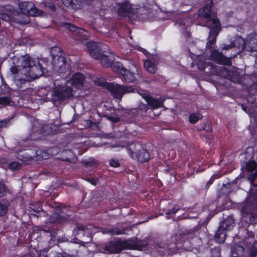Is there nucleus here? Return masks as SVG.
Wrapping results in <instances>:
<instances>
[{
    "mask_svg": "<svg viewBox=\"0 0 257 257\" xmlns=\"http://www.w3.org/2000/svg\"><path fill=\"white\" fill-rule=\"evenodd\" d=\"M107 119L113 123H116L120 121L119 117L115 116L105 115Z\"/></svg>",
    "mask_w": 257,
    "mask_h": 257,
    "instance_id": "obj_43",
    "label": "nucleus"
},
{
    "mask_svg": "<svg viewBox=\"0 0 257 257\" xmlns=\"http://www.w3.org/2000/svg\"><path fill=\"white\" fill-rule=\"evenodd\" d=\"M87 47L90 55L95 59H98L102 52L100 45L94 42H90L87 44Z\"/></svg>",
    "mask_w": 257,
    "mask_h": 257,
    "instance_id": "obj_16",
    "label": "nucleus"
},
{
    "mask_svg": "<svg viewBox=\"0 0 257 257\" xmlns=\"http://www.w3.org/2000/svg\"><path fill=\"white\" fill-rule=\"evenodd\" d=\"M103 83H104V80H103V82L101 83H100V84L98 83V84L99 85H101Z\"/></svg>",
    "mask_w": 257,
    "mask_h": 257,
    "instance_id": "obj_63",
    "label": "nucleus"
},
{
    "mask_svg": "<svg viewBox=\"0 0 257 257\" xmlns=\"http://www.w3.org/2000/svg\"><path fill=\"white\" fill-rule=\"evenodd\" d=\"M103 233H109L111 234V228L103 229Z\"/></svg>",
    "mask_w": 257,
    "mask_h": 257,
    "instance_id": "obj_55",
    "label": "nucleus"
},
{
    "mask_svg": "<svg viewBox=\"0 0 257 257\" xmlns=\"http://www.w3.org/2000/svg\"><path fill=\"white\" fill-rule=\"evenodd\" d=\"M6 193V187L3 182L0 181V197L3 196Z\"/></svg>",
    "mask_w": 257,
    "mask_h": 257,
    "instance_id": "obj_48",
    "label": "nucleus"
},
{
    "mask_svg": "<svg viewBox=\"0 0 257 257\" xmlns=\"http://www.w3.org/2000/svg\"><path fill=\"white\" fill-rule=\"evenodd\" d=\"M48 124H42V128L40 130V133H44L45 135H50V134H48V131L50 130L49 127H46Z\"/></svg>",
    "mask_w": 257,
    "mask_h": 257,
    "instance_id": "obj_47",
    "label": "nucleus"
},
{
    "mask_svg": "<svg viewBox=\"0 0 257 257\" xmlns=\"http://www.w3.org/2000/svg\"><path fill=\"white\" fill-rule=\"evenodd\" d=\"M234 224V219L232 217L228 216L221 222L219 226L227 231L230 230L233 227Z\"/></svg>",
    "mask_w": 257,
    "mask_h": 257,
    "instance_id": "obj_24",
    "label": "nucleus"
},
{
    "mask_svg": "<svg viewBox=\"0 0 257 257\" xmlns=\"http://www.w3.org/2000/svg\"><path fill=\"white\" fill-rule=\"evenodd\" d=\"M212 183V182H211L210 181H208L207 185H208V184H211Z\"/></svg>",
    "mask_w": 257,
    "mask_h": 257,
    "instance_id": "obj_64",
    "label": "nucleus"
},
{
    "mask_svg": "<svg viewBox=\"0 0 257 257\" xmlns=\"http://www.w3.org/2000/svg\"><path fill=\"white\" fill-rule=\"evenodd\" d=\"M243 244L246 249L257 246V241L254 239L253 233L251 232L247 233V236L244 239Z\"/></svg>",
    "mask_w": 257,
    "mask_h": 257,
    "instance_id": "obj_20",
    "label": "nucleus"
},
{
    "mask_svg": "<svg viewBox=\"0 0 257 257\" xmlns=\"http://www.w3.org/2000/svg\"><path fill=\"white\" fill-rule=\"evenodd\" d=\"M78 251L77 249H72L71 250H69V252L67 254V257H76ZM57 257H65L62 255L57 256Z\"/></svg>",
    "mask_w": 257,
    "mask_h": 257,
    "instance_id": "obj_42",
    "label": "nucleus"
},
{
    "mask_svg": "<svg viewBox=\"0 0 257 257\" xmlns=\"http://www.w3.org/2000/svg\"><path fill=\"white\" fill-rule=\"evenodd\" d=\"M8 202L5 200L0 201V216L5 215L8 211Z\"/></svg>",
    "mask_w": 257,
    "mask_h": 257,
    "instance_id": "obj_30",
    "label": "nucleus"
},
{
    "mask_svg": "<svg viewBox=\"0 0 257 257\" xmlns=\"http://www.w3.org/2000/svg\"><path fill=\"white\" fill-rule=\"evenodd\" d=\"M12 12L10 14H0V19L4 21H12Z\"/></svg>",
    "mask_w": 257,
    "mask_h": 257,
    "instance_id": "obj_38",
    "label": "nucleus"
},
{
    "mask_svg": "<svg viewBox=\"0 0 257 257\" xmlns=\"http://www.w3.org/2000/svg\"><path fill=\"white\" fill-rule=\"evenodd\" d=\"M46 127H49L50 130L48 131V134H55L59 129V126L54 123H48Z\"/></svg>",
    "mask_w": 257,
    "mask_h": 257,
    "instance_id": "obj_34",
    "label": "nucleus"
},
{
    "mask_svg": "<svg viewBox=\"0 0 257 257\" xmlns=\"http://www.w3.org/2000/svg\"><path fill=\"white\" fill-rule=\"evenodd\" d=\"M192 20L190 17H186L185 19L180 20L179 24L183 29H186L192 24Z\"/></svg>",
    "mask_w": 257,
    "mask_h": 257,
    "instance_id": "obj_29",
    "label": "nucleus"
},
{
    "mask_svg": "<svg viewBox=\"0 0 257 257\" xmlns=\"http://www.w3.org/2000/svg\"><path fill=\"white\" fill-rule=\"evenodd\" d=\"M6 125V123L5 121L0 122V128Z\"/></svg>",
    "mask_w": 257,
    "mask_h": 257,
    "instance_id": "obj_57",
    "label": "nucleus"
},
{
    "mask_svg": "<svg viewBox=\"0 0 257 257\" xmlns=\"http://www.w3.org/2000/svg\"><path fill=\"white\" fill-rule=\"evenodd\" d=\"M82 164L90 171L96 168L99 164L97 161L93 159H90L88 161H82Z\"/></svg>",
    "mask_w": 257,
    "mask_h": 257,
    "instance_id": "obj_27",
    "label": "nucleus"
},
{
    "mask_svg": "<svg viewBox=\"0 0 257 257\" xmlns=\"http://www.w3.org/2000/svg\"><path fill=\"white\" fill-rule=\"evenodd\" d=\"M44 5L45 7L49 8L53 12H55L56 11V8L55 5L51 3L44 2Z\"/></svg>",
    "mask_w": 257,
    "mask_h": 257,
    "instance_id": "obj_46",
    "label": "nucleus"
},
{
    "mask_svg": "<svg viewBox=\"0 0 257 257\" xmlns=\"http://www.w3.org/2000/svg\"><path fill=\"white\" fill-rule=\"evenodd\" d=\"M42 124L38 121L34 122L32 126V131L34 133L40 134V130L42 128Z\"/></svg>",
    "mask_w": 257,
    "mask_h": 257,
    "instance_id": "obj_32",
    "label": "nucleus"
},
{
    "mask_svg": "<svg viewBox=\"0 0 257 257\" xmlns=\"http://www.w3.org/2000/svg\"><path fill=\"white\" fill-rule=\"evenodd\" d=\"M85 80L84 75L81 73L74 74L72 78L60 84L59 81L55 82V88L49 91L42 98L44 101H52L54 105L57 106L62 101L72 96V88L70 85L79 87L82 85Z\"/></svg>",
    "mask_w": 257,
    "mask_h": 257,
    "instance_id": "obj_3",
    "label": "nucleus"
},
{
    "mask_svg": "<svg viewBox=\"0 0 257 257\" xmlns=\"http://www.w3.org/2000/svg\"><path fill=\"white\" fill-rule=\"evenodd\" d=\"M238 247L239 249H240V250H243V247H242L241 245H238Z\"/></svg>",
    "mask_w": 257,
    "mask_h": 257,
    "instance_id": "obj_60",
    "label": "nucleus"
},
{
    "mask_svg": "<svg viewBox=\"0 0 257 257\" xmlns=\"http://www.w3.org/2000/svg\"><path fill=\"white\" fill-rule=\"evenodd\" d=\"M124 230L120 229L117 227L111 228V235H119L124 233Z\"/></svg>",
    "mask_w": 257,
    "mask_h": 257,
    "instance_id": "obj_37",
    "label": "nucleus"
},
{
    "mask_svg": "<svg viewBox=\"0 0 257 257\" xmlns=\"http://www.w3.org/2000/svg\"><path fill=\"white\" fill-rule=\"evenodd\" d=\"M159 58L157 56H152L148 59L144 60V65L145 69L150 73H155L158 69L157 63Z\"/></svg>",
    "mask_w": 257,
    "mask_h": 257,
    "instance_id": "obj_13",
    "label": "nucleus"
},
{
    "mask_svg": "<svg viewBox=\"0 0 257 257\" xmlns=\"http://www.w3.org/2000/svg\"><path fill=\"white\" fill-rule=\"evenodd\" d=\"M31 215H34V216H36L37 217H38V216L36 214H34V213H31Z\"/></svg>",
    "mask_w": 257,
    "mask_h": 257,
    "instance_id": "obj_62",
    "label": "nucleus"
},
{
    "mask_svg": "<svg viewBox=\"0 0 257 257\" xmlns=\"http://www.w3.org/2000/svg\"><path fill=\"white\" fill-rule=\"evenodd\" d=\"M142 148V146L138 143H132L127 148V150L130 157L135 159L139 151L141 150Z\"/></svg>",
    "mask_w": 257,
    "mask_h": 257,
    "instance_id": "obj_22",
    "label": "nucleus"
},
{
    "mask_svg": "<svg viewBox=\"0 0 257 257\" xmlns=\"http://www.w3.org/2000/svg\"><path fill=\"white\" fill-rule=\"evenodd\" d=\"M20 11L28 16H38L40 15L42 11L37 9L33 3L24 2L19 4Z\"/></svg>",
    "mask_w": 257,
    "mask_h": 257,
    "instance_id": "obj_11",
    "label": "nucleus"
},
{
    "mask_svg": "<svg viewBox=\"0 0 257 257\" xmlns=\"http://www.w3.org/2000/svg\"><path fill=\"white\" fill-rule=\"evenodd\" d=\"M85 0H62L63 3L66 7H71L73 9H78Z\"/></svg>",
    "mask_w": 257,
    "mask_h": 257,
    "instance_id": "obj_26",
    "label": "nucleus"
},
{
    "mask_svg": "<svg viewBox=\"0 0 257 257\" xmlns=\"http://www.w3.org/2000/svg\"><path fill=\"white\" fill-rule=\"evenodd\" d=\"M21 168V164L19 163L16 162H12L9 165V168L12 171L19 170Z\"/></svg>",
    "mask_w": 257,
    "mask_h": 257,
    "instance_id": "obj_36",
    "label": "nucleus"
},
{
    "mask_svg": "<svg viewBox=\"0 0 257 257\" xmlns=\"http://www.w3.org/2000/svg\"><path fill=\"white\" fill-rule=\"evenodd\" d=\"M69 217V215L63 213L61 209L58 207L50 216L49 220L51 223H61L67 220Z\"/></svg>",
    "mask_w": 257,
    "mask_h": 257,
    "instance_id": "obj_14",
    "label": "nucleus"
},
{
    "mask_svg": "<svg viewBox=\"0 0 257 257\" xmlns=\"http://www.w3.org/2000/svg\"><path fill=\"white\" fill-rule=\"evenodd\" d=\"M85 180L93 185H96L98 182V180L96 178H87Z\"/></svg>",
    "mask_w": 257,
    "mask_h": 257,
    "instance_id": "obj_49",
    "label": "nucleus"
},
{
    "mask_svg": "<svg viewBox=\"0 0 257 257\" xmlns=\"http://www.w3.org/2000/svg\"><path fill=\"white\" fill-rule=\"evenodd\" d=\"M213 4V1H210L198 12L199 16L204 19L205 26L210 29L208 42L206 44V48L210 53L209 58L219 64L230 66L233 57H227L215 48L216 37L221 29L216 13L211 11Z\"/></svg>",
    "mask_w": 257,
    "mask_h": 257,
    "instance_id": "obj_1",
    "label": "nucleus"
},
{
    "mask_svg": "<svg viewBox=\"0 0 257 257\" xmlns=\"http://www.w3.org/2000/svg\"><path fill=\"white\" fill-rule=\"evenodd\" d=\"M135 159H137L140 162H146L150 159V154L142 147L141 150H140L138 153Z\"/></svg>",
    "mask_w": 257,
    "mask_h": 257,
    "instance_id": "obj_23",
    "label": "nucleus"
},
{
    "mask_svg": "<svg viewBox=\"0 0 257 257\" xmlns=\"http://www.w3.org/2000/svg\"><path fill=\"white\" fill-rule=\"evenodd\" d=\"M197 233V229L195 228L186 230L185 232L182 233H180L179 234H176L174 237H172V241L174 242L175 243L173 244H168L167 246V248H164L163 250H162V248L161 247H159V246L158 248L157 247L158 245H156L155 248H156V250L160 252L161 254H170V251H169V249H175L176 244L177 242H181L187 238H193L196 236Z\"/></svg>",
    "mask_w": 257,
    "mask_h": 257,
    "instance_id": "obj_7",
    "label": "nucleus"
},
{
    "mask_svg": "<svg viewBox=\"0 0 257 257\" xmlns=\"http://www.w3.org/2000/svg\"><path fill=\"white\" fill-rule=\"evenodd\" d=\"M137 12V10L126 2L119 4L118 13L122 18H127L128 20L134 19Z\"/></svg>",
    "mask_w": 257,
    "mask_h": 257,
    "instance_id": "obj_10",
    "label": "nucleus"
},
{
    "mask_svg": "<svg viewBox=\"0 0 257 257\" xmlns=\"http://www.w3.org/2000/svg\"><path fill=\"white\" fill-rule=\"evenodd\" d=\"M245 50L249 52H257V33H252L245 38Z\"/></svg>",
    "mask_w": 257,
    "mask_h": 257,
    "instance_id": "obj_15",
    "label": "nucleus"
},
{
    "mask_svg": "<svg viewBox=\"0 0 257 257\" xmlns=\"http://www.w3.org/2000/svg\"><path fill=\"white\" fill-rule=\"evenodd\" d=\"M101 65L104 67H108L112 65L114 58L112 54L109 52L102 51L99 59Z\"/></svg>",
    "mask_w": 257,
    "mask_h": 257,
    "instance_id": "obj_19",
    "label": "nucleus"
},
{
    "mask_svg": "<svg viewBox=\"0 0 257 257\" xmlns=\"http://www.w3.org/2000/svg\"><path fill=\"white\" fill-rule=\"evenodd\" d=\"M107 89L115 98L121 100L123 95L126 93L135 92V89L131 85H120L116 83H109Z\"/></svg>",
    "mask_w": 257,
    "mask_h": 257,
    "instance_id": "obj_8",
    "label": "nucleus"
},
{
    "mask_svg": "<svg viewBox=\"0 0 257 257\" xmlns=\"http://www.w3.org/2000/svg\"><path fill=\"white\" fill-rule=\"evenodd\" d=\"M114 147H124L125 146H123V145H118V144H116L115 146H114Z\"/></svg>",
    "mask_w": 257,
    "mask_h": 257,
    "instance_id": "obj_58",
    "label": "nucleus"
},
{
    "mask_svg": "<svg viewBox=\"0 0 257 257\" xmlns=\"http://www.w3.org/2000/svg\"><path fill=\"white\" fill-rule=\"evenodd\" d=\"M242 106V108L245 111H246V107L244 106L243 105H241Z\"/></svg>",
    "mask_w": 257,
    "mask_h": 257,
    "instance_id": "obj_59",
    "label": "nucleus"
},
{
    "mask_svg": "<svg viewBox=\"0 0 257 257\" xmlns=\"http://www.w3.org/2000/svg\"><path fill=\"white\" fill-rule=\"evenodd\" d=\"M51 55L53 58L52 65L53 69L63 78H68L71 71L66 63V59L62 56L61 49L58 47L52 48Z\"/></svg>",
    "mask_w": 257,
    "mask_h": 257,
    "instance_id": "obj_5",
    "label": "nucleus"
},
{
    "mask_svg": "<svg viewBox=\"0 0 257 257\" xmlns=\"http://www.w3.org/2000/svg\"><path fill=\"white\" fill-rule=\"evenodd\" d=\"M140 109L144 111V112H146L148 108L146 104H142L140 106Z\"/></svg>",
    "mask_w": 257,
    "mask_h": 257,
    "instance_id": "obj_53",
    "label": "nucleus"
},
{
    "mask_svg": "<svg viewBox=\"0 0 257 257\" xmlns=\"http://www.w3.org/2000/svg\"><path fill=\"white\" fill-rule=\"evenodd\" d=\"M148 245L145 241H137L131 243L128 241L120 240L110 241L102 244L100 250L105 253H118L124 249L142 250Z\"/></svg>",
    "mask_w": 257,
    "mask_h": 257,
    "instance_id": "obj_4",
    "label": "nucleus"
},
{
    "mask_svg": "<svg viewBox=\"0 0 257 257\" xmlns=\"http://www.w3.org/2000/svg\"><path fill=\"white\" fill-rule=\"evenodd\" d=\"M226 230L220 227V226H219L218 230L215 234V238L218 242L221 243L224 242L226 236Z\"/></svg>",
    "mask_w": 257,
    "mask_h": 257,
    "instance_id": "obj_25",
    "label": "nucleus"
},
{
    "mask_svg": "<svg viewBox=\"0 0 257 257\" xmlns=\"http://www.w3.org/2000/svg\"><path fill=\"white\" fill-rule=\"evenodd\" d=\"M38 207H31V209L33 210V211L34 212L36 213H39L43 211V209L42 208L41 206H40V204L39 203L38 204Z\"/></svg>",
    "mask_w": 257,
    "mask_h": 257,
    "instance_id": "obj_50",
    "label": "nucleus"
},
{
    "mask_svg": "<svg viewBox=\"0 0 257 257\" xmlns=\"http://www.w3.org/2000/svg\"><path fill=\"white\" fill-rule=\"evenodd\" d=\"M246 250L248 253L247 257H257V246L251 247L250 248Z\"/></svg>",
    "mask_w": 257,
    "mask_h": 257,
    "instance_id": "obj_35",
    "label": "nucleus"
},
{
    "mask_svg": "<svg viewBox=\"0 0 257 257\" xmlns=\"http://www.w3.org/2000/svg\"><path fill=\"white\" fill-rule=\"evenodd\" d=\"M232 44L233 46V48H237L238 49V52H237L236 54H235L234 56H232L233 57L236 56L237 54H239L243 49L245 50V39H244L241 37H238L235 40H234V41L232 42Z\"/></svg>",
    "mask_w": 257,
    "mask_h": 257,
    "instance_id": "obj_21",
    "label": "nucleus"
},
{
    "mask_svg": "<svg viewBox=\"0 0 257 257\" xmlns=\"http://www.w3.org/2000/svg\"><path fill=\"white\" fill-rule=\"evenodd\" d=\"M143 97L146 100L148 105L150 108L156 109L163 106L164 99L162 98H154L148 95L144 94Z\"/></svg>",
    "mask_w": 257,
    "mask_h": 257,
    "instance_id": "obj_18",
    "label": "nucleus"
},
{
    "mask_svg": "<svg viewBox=\"0 0 257 257\" xmlns=\"http://www.w3.org/2000/svg\"><path fill=\"white\" fill-rule=\"evenodd\" d=\"M121 75H122L125 81L128 82H133L135 80L134 74L126 69L122 71V74Z\"/></svg>",
    "mask_w": 257,
    "mask_h": 257,
    "instance_id": "obj_28",
    "label": "nucleus"
},
{
    "mask_svg": "<svg viewBox=\"0 0 257 257\" xmlns=\"http://www.w3.org/2000/svg\"><path fill=\"white\" fill-rule=\"evenodd\" d=\"M231 48H233L232 44H230V45L223 44L222 46L221 47V49L222 50H229Z\"/></svg>",
    "mask_w": 257,
    "mask_h": 257,
    "instance_id": "obj_52",
    "label": "nucleus"
},
{
    "mask_svg": "<svg viewBox=\"0 0 257 257\" xmlns=\"http://www.w3.org/2000/svg\"><path fill=\"white\" fill-rule=\"evenodd\" d=\"M111 66L113 68L114 71H117L120 74H122V71L125 69L121 63L113 61Z\"/></svg>",
    "mask_w": 257,
    "mask_h": 257,
    "instance_id": "obj_31",
    "label": "nucleus"
},
{
    "mask_svg": "<svg viewBox=\"0 0 257 257\" xmlns=\"http://www.w3.org/2000/svg\"><path fill=\"white\" fill-rule=\"evenodd\" d=\"M203 129L207 132H211L212 131L211 125L208 123L205 124Z\"/></svg>",
    "mask_w": 257,
    "mask_h": 257,
    "instance_id": "obj_51",
    "label": "nucleus"
},
{
    "mask_svg": "<svg viewBox=\"0 0 257 257\" xmlns=\"http://www.w3.org/2000/svg\"><path fill=\"white\" fill-rule=\"evenodd\" d=\"M11 101L8 96H0V104L8 105L10 104Z\"/></svg>",
    "mask_w": 257,
    "mask_h": 257,
    "instance_id": "obj_40",
    "label": "nucleus"
},
{
    "mask_svg": "<svg viewBox=\"0 0 257 257\" xmlns=\"http://www.w3.org/2000/svg\"><path fill=\"white\" fill-rule=\"evenodd\" d=\"M242 216L246 221L251 222L254 221L252 218L257 217V194L251 195L242 204Z\"/></svg>",
    "mask_w": 257,
    "mask_h": 257,
    "instance_id": "obj_6",
    "label": "nucleus"
},
{
    "mask_svg": "<svg viewBox=\"0 0 257 257\" xmlns=\"http://www.w3.org/2000/svg\"><path fill=\"white\" fill-rule=\"evenodd\" d=\"M220 68V69H222V70H224V71H227V70L226 68L224 67H223Z\"/></svg>",
    "mask_w": 257,
    "mask_h": 257,
    "instance_id": "obj_61",
    "label": "nucleus"
},
{
    "mask_svg": "<svg viewBox=\"0 0 257 257\" xmlns=\"http://www.w3.org/2000/svg\"><path fill=\"white\" fill-rule=\"evenodd\" d=\"M63 26L66 29L73 33L74 35L78 37V38H76V40L81 41V39H85L87 37V32L83 29L77 27L75 25L69 23L63 24Z\"/></svg>",
    "mask_w": 257,
    "mask_h": 257,
    "instance_id": "obj_12",
    "label": "nucleus"
},
{
    "mask_svg": "<svg viewBox=\"0 0 257 257\" xmlns=\"http://www.w3.org/2000/svg\"><path fill=\"white\" fill-rule=\"evenodd\" d=\"M180 209L178 206H175L170 211L167 212L166 214L167 215V218L169 219L171 218L172 214H174L176 212Z\"/></svg>",
    "mask_w": 257,
    "mask_h": 257,
    "instance_id": "obj_41",
    "label": "nucleus"
},
{
    "mask_svg": "<svg viewBox=\"0 0 257 257\" xmlns=\"http://www.w3.org/2000/svg\"><path fill=\"white\" fill-rule=\"evenodd\" d=\"M202 118V115L200 113H192L189 116V121L191 123H195Z\"/></svg>",
    "mask_w": 257,
    "mask_h": 257,
    "instance_id": "obj_33",
    "label": "nucleus"
},
{
    "mask_svg": "<svg viewBox=\"0 0 257 257\" xmlns=\"http://www.w3.org/2000/svg\"><path fill=\"white\" fill-rule=\"evenodd\" d=\"M12 21L21 24H26L29 23V16L24 13L17 11H12Z\"/></svg>",
    "mask_w": 257,
    "mask_h": 257,
    "instance_id": "obj_17",
    "label": "nucleus"
},
{
    "mask_svg": "<svg viewBox=\"0 0 257 257\" xmlns=\"http://www.w3.org/2000/svg\"><path fill=\"white\" fill-rule=\"evenodd\" d=\"M91 227L90 225L86 227L78 226L77 228L74 229L73 233L81 242L87 243L91 240Z\"/></svg>",
    "mask_w": 257,
    "mask_h": 257,
    "instance_id": "obj_9",
    "label": "nucleus"
},
{
    "mask_svg": "<svg viewBox=\"0 0 257 257\" xmlns=\"http://www.w3.org/2000/svg\"><path fill=\"white\" fill-rule=\"evenodd\" d=\"M47 65L45 59L40 61L25 55L20 57L17 60V65L12 67L10 70L14 75L15 84L18 87H22L26 82L42 75Z\"/></svg>",
    "mask_w": 257,
    "mask_h": 257,
    "instance_id": "obj_2",
    "label": "nucleus"
},
{
    "mask_svg": "<svg viewBox=\"0 0 257 257\" xmlns=\"http://www.w3.org/2000/svg\"><path fill=\"white\" fill-rule=\"evenodd\" d=\"M212 257H220V251L218 248H214L211 250Z\"/></svg>",
    "mask_w": 257,
    "mask_h": 257,
    "instance_id": "obj_44",
    "label": "nucleus"
},
{
    "mask_svg": "<svg viewBox=\"0 0 257 257\" xmlns=\"http://www.w3.org/2000/svg\"><path fill=\"white\" fill-rule=\"evenodd\" d=\"M109 165L113 167H117L120 165L119 162L117 159H111L109 161Z\"/></svg>",
    "mask_w": 257,
    "mask_h": 257,
    "instance_id": "obj_45",
    "label": "nucleus"
},
{
    "mask_svg": "<svg viewBox=\"0 0 257 257\" xmlns=\"http://www.w3.org/2000/svg\"><path fill=\"white\" fill-rule=\"evenodd\" d=\"M63 153L68 156H71L72 155V152L69 150H66L64 151Z\"/></svg>",
    "mask_w": 257,
    "mask_h": 257,
    "instance_id": "obj_54",
    "label": "nucleus"
},
{
    "mask_svg": "<svg viewBox=\"0 0 257 257\" xmlns=\"http://www.w3.org/2000/svg\"><path fill=\"white\" fill-rule=\"evenodd\" d=\"M256 167V164L254 161H250L246 164V168L248 171L254 170Z\"/></svg>",
    "mask_w": 257,
    "mask_h": 257,
    "instance_id": "obj_39",
    "label": "nucleus"
},
{
    "mask_svg": "<svg viewBox=\"0 0 257 257\" xmlns=\"http://www.w3.org/2000/svg\"><path fill=\"white\" fill-rule=\"evenodd\" d=\"M62 160L64 161L69 162H72L71 158H68V157H65V158L62 157Z\"/></svg>",
    "mask_w": 257,
    "mask_h": 257,
    "instance_id": "obj_56",
    "label": "nucleus"
}]
</instances>
